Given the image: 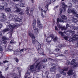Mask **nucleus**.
Listing matches in <instances>:
<instances>
[{
    "label": "nucleus",
    "mask_w": 78,
    "mask_h": 78,
    "mask_svg": "<svg viewBox=\"0 0 78 78\" xmlns=\"http://www.w3.org/2000/svg\"><path fill=\"white\" fill-rule=\"evenodd\" d=\"M41 48V44H38L37 48H38V49H40Z\"/></svg>",
    "instance_id": "nucleus-43"
},
{
    "label": "nucleus",
    "mask_w": 78,
    "mask_h": 78,
    "mask_svg": "<svg viewBox=\"0 0 78 78\" xmlns=\"http://www.w3.org/2000/svg\"><path fill=\"white\" fill-rule=\"evenodd\" d=\"M66 64L67 65H69V64H70V62L68 60H67L66 61Z\"/></svg>",
    "instance_id": "nucleus-51"
},
{
    "label": "nucleus",
    "mask_w": 78,
    "mask_h": 78,
    "mask_svg": "<svg viewBox=\"0 0 78 78\" xmlns=\"http://www.w3.org/2000/svg\"><path fill=\"white\" fill-rule=\"evenodd\" d=\"M62 10L63 12H65V11H66V8H65V7H62Z\"/></svg>",
    "instance_id": "nucleus-38"
},
{
    "label": "nucleus",
    "mask_w": 78,
    "mask_h": 78,
    "mask_svg": "<svg viewBox=\"0 0 78 78\" xmlns=\"http://www.w3.org/2000/svg\"><path fill=\"white\" fill-rule=\"evenodd\" d=\"M57 22L58 23H59V22H64V20H62V19H58L57 20Z\"/></svg>",
    "instance_id": "nucleus-21"
},
{
    "label": "nucleus",
    "mask_w": 78,
    "mask_h": 78,
    "mask_svg": "<svg viewBox=\"0 0 78 78\" xmlns=\"http://www.w3.org/2000/svg\"><path fill=\"white\" fill-rule=\"evenodd\" d=\"M36 21L34 20L33 23L32 24L33 26L34 29V32L36 33L37 32L38 33V29L36 27Z\"/></svg>",
    "instance_id": "nucleus-3"
},
{
    "label": "nucleus",
    "mask_w": 78,
    "mask_h": 78,
    "mask_svg": "<svg viewBox=\"0 0 78 78\" xmlns=\"http://www.w3.org/2000/svg\"><path fill=\"white\" fill-rule=\"evenodd\" d=\"M53 39V35H51L49 37L46 38V41L47 42L49 43L50 42H51V41Z\"/></svg>",
    "instance_id": "nucleus-4"
},
{
    "label": "nucleus",
    "mask_w": 78,
    "mask_h": 78,
    "mask_svg": "<svg viewBox=\"0 0 78 78\" xmlns=\"http://www.w3.org/2000/svg\"><path fill=\"white\" fill-rule=\"evenodd\" d=\"M62 46V45H59L57 46V48H60Z\"/></svg>",
    "instance_id": "nucleus-49"
},
{
    "label": "nucleus",
    "mask_w": 78,
    "mask_h": 78,
    "mask_svg": "<svg viewBox=\"0 0 78 78\" xmlns=\"http://www.w3.org/2000/svg\"><path fill=\"white\" fill-rule=\"evenodd\" d=\"M4 22H5L6 23H8V20H7L6 18H5Z\"/></svg>",
    "instance_id": "nucleus-53"
},
{
    "label": "nucleus",
    "mask_w": 78,
    "mask_h": 78,
    "mask_svg": "<svg viewBox=\"0 0 78 78\" xmlns=\"http://www.w3.org/2000/svg\"><path fill=\"white\" fill-rule=\"evenodd\" d=\"M5 11L6 12H11V9L9 8H6Z\"/></svg>",
    "instance_id": "nucleus-23"
},
{
    "label": "nucleus",
    "mask_w": 78,
    "mask_h": 78,
    "mask_svg": "<svg viewBox=\"0 0 78 78\" xmlns=\"http://www.w3.org/2000/svg\"><path fill=\"white\" fill-rule=\"evenodd\" d=\"M68 31H67L66 32V31H65L64 32L62 33V32H59V34H61V36H64V33L65 34H66V35H69V34H68Z\"/></svg>",
    "instance_id": "nucleus-10"
},
{
    "label": "nucleus",
    "mask_w": 78,
    "mask_h": 78,
    "mask_svg": "<svg viewBox=\"0 0 78 78\" xmlns=\"http://www.w3.org/2000/svg\"><path fill=\"white\" fill-rule=\"evenodd\" d=\"M64 38L65 40H67V41H69V37H68L67 36L64 37Z\"/></svg>",
    "instance_id": "nucleus-37"
},
{
    "label": "nucleus",
    "mask_w": 78,
    "mask_h": 78,
    "mask_svg": "<svg viewBox=\"0 0 78 78\" xmlns=\"http://www.w3.org/2000/svg\"><path fill=\"white\" fill-rule=\"evenodd\" d=\"M60 50H61V49L57 48H55V51H56V52L59 51H60Z\"/></svg>",
    "instance_id": "nucleus-46"
},
{
    "label": "nucleus",
    "mask_w": 78,
    "mask_h": 78,
    "mask_svg": "<svg viewBox=\"0 0 78 78\" xmlns=\"http://www.w3.org/2000/svg\"><path fill=\"white\" fill-rule=\"evenodd\" d=\"M16 22H21L22 21V19H21L19 18H18L16 20H15Z\"/></svg>",
    "instance_id": "nucleus-17"
},
{
    "label": "nucleus",
    "mask_w": 78,
    "mask_h": 78,
    "mask_svg": "<svg viewBox=\"0 0 78 78\" xmlns=\"http://www.w3.org/2000/svg\"><path fill=\"white\" fill-rule=\"evenodd\" d=\"M47 61V59H44L42 61V62H45Z\"/></svg>",
    "instance_id": "nucleus-48"
},
{
    "label": "nucleus",
    "mask_w": 78,
    "mask_h": 78,
    "mask_svg": "<svg viewBox=\"0 0 78 78\" xmlns=\"http://www.w3.org/2000/svg\"><path fill=\"white\" fill-rule=\"evenodd\" d=\"M18 18V16H14V19L15 20H16Z\"/></svg>",
    "instance_id": "nucleus-50"
},
{
    "label": "nucleus",
    "mask_w": 78,
    "mask_h": 78,
    "mask_svg": "<svg viewBox=\"0 0 78 78\" xmlns=\"http://www.w3.org/2000/svg\"><path fill=\"white\" fill-rule=\"evenodd\" d=\"M58 28L59 29H61L62 30H67V28L65 27H62L60 25H58Z\"/></svg>",
    "instance_id": "nucleus-13"
},
{
    "label": "nucleus",
    "mask_w": 78,
    "mask_h": 78,
    "mask_svg": "<svg viewBox=\"0 0 78 78\" xmlns=\"http://www.w3.org/2000/svg\"><path fill=\"white\" fill-rule=\"evenodd\" d=\"M47 2L48 4L47 5L45 6V7L46 8V10H48V7L49 5H50V4L51 3V0H47Z\"/></svg>",
    "instance_id": "nucleus-8"
},
{
    "label": "nucleus",
    "mask_w": 78,
    "mask_h": 78,
    "mask_svg": "<svg viewBox=\"0 0 78 78\" xmlns=\"http://www.w3.org/2000/svg\"><path fill=\"white\" fill-rule=\"evenodd\" d=\"M68 6L69 8H71L72 6V4L70 2L68 4Z\"/></svg>",
    "instance_id": "nucleus-35"
},
{
    "label": "nucleus",
    "mask_w": 78,
    "mask_h": 78,
    "mask_svg": "<svg viewBox=\"0 0 78 78\" xmlns=\"http://www.w3.org/2000/svg\"><path fill=\"white\" fill-rule=\"evenodd\" d=\"M61 76L60 74H58L56 75V77L57 78H60Z\"/></svg>",
    "instance_id": "nucleus-34"
},
{
    "label": "nucleus",
    "mask_w": 78,
    "mask_h": 78,
    "mask_svg": "<svg viewBox=\"0 0 78 78\" xmlns=\"http://www.w3.org/2000/svg\"><path fill=\"white\" fill-rule=\"evenodd\" d=\"M13 2H19L20 0H13Z\"/></svg>",
    "instance_id": "nucleus-63"
},
{
    "label": "nucleus",
    "mask_w": 78,
    "mask_h": 78,
    "mask_svg": "<svg viewBox=\"0 0 78 78\" xmlns=\"http://www.w3.org/2000/svg\"><path fill=\"white\" fill-rule=\"evenodd\" d=\"M37 27L39 29H42L43 28V25L42 24L40 23L37 25Z\"/></svg>",
    "instance_id": "nucleus-15"
},
{
    "label": "nucleus",
    "mask_w": 78,
    "mask_h": 78,
    "mask_svg": "<svg viewBox=\"0 0 78 78\" xmlns=\"http://www.w3.org/2000/svg\"><path fill=\"white\" fill-rule=\"evenodd\" d=\"M18 53H19V52L17 51H14V54H15V55H18Z\"/></svg>",
    "instance_id": "nucleus-45"
},
{
    "label": "nucleus",
    "mask_w": 78,
    "mask_h": 78,
    "mask_svg": "<svg viewBox=\"0 0 78 78\" xmlns=\"http://www.w3.org/2000/svg\"><path fill=\"white\" fill-rule=\"evenodd\" d=\"M9 31V29L7 28L2 30V32L5 33V32H6V31Z\"/></svg>",
    "instance_id": "nucleus-16"
},
{
    "label": "nucleus",
    "mask_w": 78,
    "mask_h": 78,
    "mask_svg": "<svg viewBox=\"0 0 78 78\" xmlns=\"http://www.w3.org/2000/svg\"><path fill=\"white\" fill-rule=\"evenodd\" d=\"M73 68H76V67H78V63L77 62H76L74 64H73Z\"/></svg>",
    "instance_id": "nucleus-14"
},
{
    "label": "nucleus",
    "mask_w": 78,
    "mask_h": 78,
    "mask_svg": "<svg viewBox=\"0 0 78 78\" xmlns=\"http://www.w3.org/2000/svg\"><path fill=\"white\" fill-rule=\"evenodd\" d=\"M29 12H30V10H29L28 8H27L25 11L26 14H27V15H29Z\"/></svg>",
    "instance_id": "nucleus-26"
},
{
    "label": "nucleus",
    "mask_w": 78,
    "mask_h": 78,
    "mask_svg": "<svg viewBox=\"0 0 78 78\" xmlns=\"http://www.w3.org/2000/svg\"><path fill=\"white\" fill-rule=\"evenodd\" d=\"M19 14H20V15H23V14L24 13H23V12H20V13H19Z\"/></svg>",
    "instance_id": "nucleus-57"
},
{
    "label": "nucleus",
    "mask_w": 78,
    "mask_h": 78,
    "mask_svg": "<svg viewBox=\"0 0 78 78\" xmlns=\"http://www.w3.org/2000/svg\"><path fill=\"white\" fill-rule=\"evenodd\" d=\"M34 65H31L30 66V68L31 71L33 70H35L36 72H39L41 71V62H39L36 64L35 69H34Z\"/></svg>",
    "instance_id": "nucleus-1"
},
{
    "label": "nucleus",
    "mask_w": 78,
    "mask_h": 78,
    "mask_svg": "<svg viewBox=\"0 0 78 78\" xmlns=\"http://www.w3.org/2000/svg\"><path fill=\"white\" fill-rule=\"evenodd\" d=\"M75 62V59H73L70 63L71 65H73V64Z\"/></svg>",
    "instance_id": "nucleus-28"
},
{
    "label": "nucleus",
    "mask_w": 78,
    "mask_h": 78,
    "mask_svg": "<svg viewBox=\"0 0 78 78\" xmlns=\"http://www.w3.org/2000/svg\"><path fill=\"white\" fill-rule=\"evenodd\" d=\"M15 10L16 12H20V9L17 7H16V8H15Z\"/></svg>",
    "instance_id": "nucleus-29"
},
{
    "label": "nucleus",
    "mask_w": 78,
    "mask_h": 78,
    "mask_svg": "<svg viewBox=\"0 0 78 78\" xmlns=\"http://www.w3.org/2000/svg\"><path fill=\"white\" fill-rule=\"evenodd\" d=\"M28 34L31 37L32 40V43L34 45L35 44H37V41L35 40V37L34 36V34H32L31 32H28Z\"/></svg>",
    "instance_id": "nucleus-2"
},
{
    "label": "nucleus",
    "mask_w": 78,
    "mask_h": 78,
    "mask_svg": "<svg viewBox=\"0 0 78 78\" xmlns=\"http://www.w3.org/2000/svg\"><path fill=\"white\" fill-rule=\"evenodd\" d=\"M74 9H72V13L73 14H76V12L75 11Z\"/></svg>",
    "instance_id": "nucleus-19"
},
{
    "label": "nucleus",
    "mask_w": 78,
    "mask_h": 78,
    "mask_svg": "<svg viewBox=\"0 0 78 78\" xmlns=\"http://www.w3.org/2000/svg\"><path fill=\"white\" fill-rule=\"evenodd\" d=\"M27 49L26 48H23V49H22L20 50V53H21V51H22V52H23V51H26V50H27Z\"/></svg>",
    "instance_id": "nucleus-39"
},
{
    "label": "nucleus",
    "mask_w": 78,
    "mask_h": 78,
    "mask_svg": "<svg viewBox=\"0 0 78 78\" xmlns=\"http://www.w3.org/2000/svg\"><path fill=\"white\" fill-rule=\"evenodd\" d=\"M10 44H13L14 43V41L13 40H12L10 42Z\"/></svg>",
    "instance_id": "nucleus-62"
},
{
    "label": "nucleus",
    "mask_w": 78,
    "mask_h": 78,
    "mask_svg": "<svg viewBox=\"0 0 78 78\" xmlns=\"http://www.w3.org/2000/svg\"><path fill=\"white\" fill-rule=\"evenodd\" d=\"M60 73L62 75H66V73L64 72L63 70H62L60 71Z\"/></svg>",
    "instance_id": "nucleus-24"
},
{
    "label": "nucleus",
    "mask_w": 78,
    "mask_h": 78,
    "mask_svg": "<svg viewBox=\"0 0 78 78\" xmlns=\"http://www.w3.org/2000/svg\"><path fill=\"white\" fill-rule=\"evenodd\" d=\"M5 16V14L3 13H1L0 14V17L1 18H3V17Z\"/></svg>",
    "instance_id": "nucleus-18"
},
{
    "label": "nucleus",
    "mask_w": 78,
    "mask_h": 78,
    "mask_svg": "<svg viewBox=\"0 0 78 78\" xmlns=\"http://www.w3.org/2000/svg\"><path fill=\"white\" fill-rule=\"evenodd\" d=\"M70 28H73V29H74V30H78V27H76L75 26H71L70 27Z\"/></svg>",
    "instance_id": "nucleus-22"
},
{
    "label": "nucleus",
    "mask_w": 78,
    "mask_h": 78,
    "mask_svg": "<svg viewBox=\"0 0 78 78\" xmlns=\"http://www.w3.org/2000/svg\"><path fill=\"white\" fill-rule=\"evenodd\" d=\"M72 21L74 23H76L78 22L77 20L75 18H73L72 19Z\"/></svg>",
    "instance_id": "nucleus-20"
},
{
    "label": "nucleus",
    "mask_w": 78,
    "mask_h": 78,
    "mask_svg": "<svg viewBox=\"0 0 78 78\" xmlns=\"http://www.w3.org/2000/svg\"><path fill=\"white\" fill-rule=\"evenodd\" d=\"M37 25H39L41 24V23L40 22V20H39V18L37 19Z\"/></svg>",
    "instance_id": "nucleus-42"
},
{
    "label": "nucleus",
    "mask_w": 78,
    "mask_h": 78,
    "mask_svg": "<svg viewBox=\"0 0 78 78\" xmlns=\"http://www.w3.org/2000/svg\"><path fill=\"white\" fill-rule=\"evenodd\" d=\"M34 61H35V62H37V58H35L34 59Z\"/></svg>",
    "instance_id": "nucleus-61"
},
{
    "label": "nucleus",
    "mask_w": 78,
    "mask_h": 78,
    "mask_svg": "<svg viewBox=\"0 0 78 78\" xmlns=\"http://www.w3.org/2000/svg\"><path fill=\"white\" fill-rule=\"evenodd\" d=\"M38 51L40 54H41L43 55L44 54V51H43V49L42 48H40L38 49Z\"/></svg>",
    "instance_id": "nucleus-12"
},
{
    "label": "nucleus",
    "mask_w": 78,
    "mask_h": 78,
    "mask_svg": "<svg viewBox=\"0 0 78 78\" xmlns=\"http://www.w3.org/2000/svg\"><path fill=\"white\" fill-rule=\"evenodd\" d=\"M73 71L71 69L70 70L69 72L68 73V74L69 75V76H70V75H72V78H76L75 77V76L76 75H74V74L73 73Z\"/></svg>",
    "instance_id": "nucleus-6"
},
{
    "label": "nucleus",
    "mask_w": 78,
    "mask_h": 78,
    "mask_svg": "<svg viewBox=\"0 0 78 78\" xmlns=\"http://www.w3.org/2000/svg\"><path fill=\"white\" fill-rule=\"evenodd\" d=\"M50 70L51 72H55L56 71V67L55 66H53L50 68Z\"/></svg>",
    "instance_id": "nucleus-11"
},
{
    "label": "nucleus",
    "mask_w": 78,
    "mask_h": 78,
    "mask_svg": "<svg viewBox=\"0 0 78 78\" xmlns=\"http://www.w3.org/2000/svg\"><path fill=\"white\" fill-rule=\"evenodd\" d=\"M4 63H6V62H8V61L7 60H5L3 61Z\"/></svg>",
    "instance_id": "nucleus-60"
},
{
    "label": "nucleus",
    "mask_w": 78,
    "mask_h": 78,
    "mask_svg": "<svg viewBox=\"0 0 78 78\" xmlns=\"http://www.w3.org/2000/svg\"><path fill=\"white\" fill-rule=\"evenodd\" d=\"M1 43L2 44H6V41H5V40H2L1 42Z\"/></svg>",
    "instance_id": "nucleus-47"
},
{
    "label": "nucleus",
    "mask_w": 78,
    "mask_h": 78,
    "mask_svg": "<svg viewBox=\"0 0 78 78\" xmlns=\"http://www.w3.org/2000/svg\"><path fill=\"white\" fill-rule=\"evenodd\" d=\"M41 16L43 18H44V15L43 14V13H42V12L41 13Z\"/></svg>",
    "instance_id": "nucleus-59"
},
{
    "label": "nucleus",
    "mask_w": 78,
    "mask_h": 78,
    "mask_svg": "<svg viewBox=\"0 0 78 78\" xmlns=\"http://www.w3.org/2000/svg\"><path fill=\"white\" fill-rule=\"evenodd\" d=\"M66 27H67V28H68V27H69L70 29H72V28H73H73H71L70 27H74V26H70V25H69L68 24H66Z\"/></svg>",
    "instance_id": "nucleus-31"
},
{
    "label": "nucleus",
    "mask_w": 78,
    "mask_h": 78,
    "mask_svg": "<svg viewBox=\"0 0 78 78\" xmlns=\"http://www.w3.org/2000/svg\"><path fill=\"white\" fill-rule=\"evenodd\" d=\"M69 31L70 33H71L72 34V37H73V38H75V37H76V36H78V31L77 32V34H75V31H72V30H69Z\"/></svg>",
    "instance_id": "nucleus-5"
},
{
    "label": "nucleus",
    "mask_w": 78,
    "mask_h": 78,
    "mask_svg": "<svg viewBox=\"0 0 78 78\" xmlns=\"http://www.w3.org/2000/svg\"><path fill=\"white\" fill-rule=\"evenodd\" d=\"M72 9L71 10L70 9H68V13L69 14H70V13H72Z\"/></svg>",
    "instance_id": "nucleus-30"
},
{
    "label": "nucleus",
    "mask_w": 78,
    "mask_h": 78,
    "mask_svg": "<svg viewBox=\"0 0 78 78\" xmlns=\"http://www.w3.org/2000/svg\"><path fill=\"white\" fill-rule=\"evenodd\" d=\"M4 9V6H3L0 5V10H3Z\"/></svg>",
    "instance_id": "nucleus-41"
},
{
    "label": "nucleus",
    "mask_w": 78,
    "mask_h": 78,
    "mask_svg": "<svg viewBox=\"0 0 78 78\" xmlns=\"http://www.w3.org/2000/svg\"><path fill=\"white\" fill-rule=\"evenodd\" d=\"M25 4L24 3H22L20 4V7H25Z\"/></svg>",
    "instance_id": "nucleus-40"
},
{
    "label": "nucleus",
    "mask_w": 78,
    "mask_h": 78,
    "mask_svg": "<svg viewBox=\"0 0 78 78\" xmlns=\"http://www.w3.org/2000/svg\"><path fill=\"white\" fill-rule=\"evenodd\" d=\"M64 56L63 55H62V54H55V56L56 57H58V56Z\"/></svg>",
    "instance_id": "nucleus-27"
},
{
    "label": "nucleus",
    "mask_w": 78,
    "mask_h": 78,
    "mask_svg": "<svg viewBox=\"0 0 78 78\" xmlns=\"http://www.w3.org/2000/svg\"><path fill=\"white\" fill-rule=\"evenodd\" d=\"M2 39H3V40H6V39H7V38H6V37H3Z\"/></svg>",
    "instance_id": "nucleus-55"
},
{
    "label": "nucleus",
    "mask_w": 78,
    "mask_h": 78,
    "mask_svg": "<svg viewBox=\"0 0 78 78\" xmlns=\"http://www.w3.org/2000/svg\"><path fill=\"white\" fill-rule=\"evenodd\" d=\"M51 66H53V67H56V65L55 64V63H51Z\"/></svg>",
    "instance_id": "nucleus-36"
},
{
    "label": "nucleus",
    "mask_w": 78,
    "mask_h": 78,
    "mask_svg": "<svg viewBox=\"0 0 78 78\" xmlns=\"http://www.w3.org/2000/svg\"><path fill=\"white\" fill-rule=\"evenodd\" d=\"M58 39V37H55L54 39V41H57V40Z\"/></svg>",
    "instance_id": "nucleus-54"
},
{
    "label": "nucleus",
    "mask_w": 78,
    "mask_h": 78,
    "mask_svg": "<svg viewBox=\"0 0 78 78\" xmlns=\"http://www.w3.org/2000/svg\"><path fill=\"white\" fill-rule=\"evenodd\" d=\"M2 27V23H0V28H1Z\"/></svg>",
    "instance_id": "nucleus-64"
},
{
    "label": "nucleus",
    "mask_w": 78,
    "mask_h": 78,
    "mask_svg": "<svg viewBox=\"0 0 78 78\" xmlns=\"http://www.w3.org/2000/svg\"><path fill=\"white\" fill-rule=\"evenodd\" d=\"M67 70H68V68H65L64 69V71H67Z\"/></svg>",
    "instance_id": "nucleus-58"
},
{
    "label": "nucleus",
    "mask_w": 78,
    "mask_h": 78,
    "mask_svg": "<svg viewBox=\"0 0 78 78\" xmlns=\"http://www.w3.org/2000/svg\"><path fill=\"white\" fill-rule=\"evenodd\" d=\"M8 27L9 28H10V29H12V28L13 29V28H16L17 26H16L15 24H14L13 23H12L9 25H8Z\"/></svg>",
    "instance_id": "nucleus-7"
},
{
    "label": "nucleus",
    "mask_w": 78,
    "mask_h": 78,
    "mask_svg": "<svg viewBox=\"0 0 78 78\" xmlns=\"http://www.w3.org/2000/svg\"><path fill=\"white\" fill-rule=\"evenodd\" d=\"M58 7H59V6L58 5H57L56 7H55V8H54V10H55L56 9H58Z\"/></svg>",
    "instance_id": "nucleus-52"
},
{
    "label": "nucleus",
    "mask_w": 78,
    "mask_h": 78,
    "mask_svg": "<svg viewBox=\"0 0 78 78\" xmlns=\"http://www.w3.org/2000/svg\"><path fill=\"white\" fill-rule=\"evenodd\" d=\"M8 18L10 21H11V20H14V16L13 15H10L9 16Z\"/></svg>",
    "instance_id": "nucleus-9"
},
{
    "label": "nucleus",
    "mask_w": 78,
    "mask_h": 78,
    "mask_svg": "<svg viewBox=\"0 0 78 78\" xmlns=\"http://www.w3.org/2000/svg\"><path fill=\"white\" fill-rule=\"evenodd\" d=\"M69 41L70 42H73V39L72 38H69Z\"/></svg>",
    "instance_id": "nucleus-44"
},
{
    "label": "nucleus",
    "mask_w": 78,
    "mask_h": 78,
    "mask_svg": "<svg viewBox=\"0 0 78 78\" xmlns=\"http://www.w3.org/2000/svg\"><path fill=\"white\" fill-rule=\"evenodd\" d=\"M62 19H63V20H66V19H67V17H66V16L64 15H63L62 16Z\"/></svg>",
    "instance_id": "nucleus-25"
},
{
    "label": "nucleus",
    "mask_w": 78,
    "mask_h": 78,
    "mask_svg": "<svg viewBox=\"0 0 78 78\" xmlns=\"http://www.w3.org/2000/svg\"><path fill=\"white\" fill-rule=\"evenodd\" d=\"M1 21L2 22H5V18H1Z\"/></svg>",
    "instance_id": "nucleus-32"
},
{
    "label": "nucleus",
    "mask_w": 78,
    "mask_h": 78,
    "mask_svg": "<svg viewBox=\"0 0 78 78\" xmlns=\"http://www.w3.org/2000/svg\"><path fill=\"white\" fill-rule=\"evenodd\" d=\"M77 0H73V3H76V1H77Z\"/></svg>",
    "instance_id": "nucleus-56"
},
{
    "label": "nucleus",
    "mask_w": 78,
    "mask_h": 78,
    "mask_svg": "<svg viewBox=\"0 0 78 78\" xmlns=\"http://www.w3.org/2000/svg\"><path fill=\"white\" fill-rule=\"evenodd\" d=\"M46 10H43V9H41V11L42 12H44V13H46V12H47V8H46Z\"/></svg>",
    "instance_id": "nucleus-33"
}]
</instances>
